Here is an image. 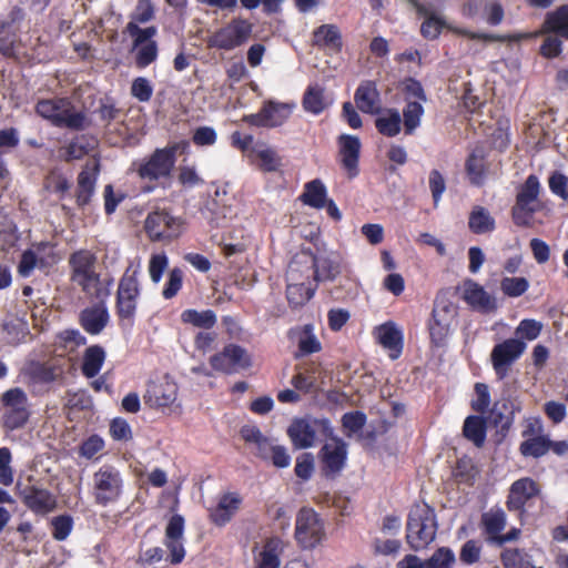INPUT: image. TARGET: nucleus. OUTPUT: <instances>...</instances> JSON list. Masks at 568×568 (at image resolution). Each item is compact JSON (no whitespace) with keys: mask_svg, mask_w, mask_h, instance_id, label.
Here are the masks:
<instances>
[{"mask_svg":"<svg viewBox=\"0 0 568 568\" xmlns=\"http://www.w3.org/2000/svg\"><path fill=\"white\" fill-rule=\"evenodd\" d=\"M37 251L28 248L22 252L19 264H18V274L21 277H29L36 267L43 268L48 265L44 257H38L37 253L45 251V248L51 247L50 242H39L34 244Z\"/></svg>","mask_w":568,"mask_h":568,"instance_id":"58836bf2","label":"nucleus"},{"mask_svg":"<svg viewBox=\"0 0 568 568\" xmlns=\"http://www.w3.org/2000/svg\"><path fill=\"white\" fill-rule=\"evenodd\" d=\"M456 564L455 552L449 547L437 548L429 558L426 559L427 568H454Z\"/></svg>","mask_w":568,"mask_h":568,"instance_id":"13d9d810","label":"nucleus"},{"mask_svg":"<svg viewBox=\"0 0 568 568\" xmlns=\"http://www.w3.org/2000/svg\"><path fill=\"white\" fill-rule=\"evenodd\" d=\"M331 443H326L318 452V459L321 462V470L326 478H334L341 474L347 463V444L345 440L334 434L326 436Z\"/></svg>","mask_w":568,"mask_h":568,"instance_id":"4468645a","label":"nucleus"},{"mask_svg":"<svg viewBox=\"0 0 568 568\" xmlns=\"http://www.w3.org/2000/svg\"><path fill=\"white\" fill-rule=\"evenodd\" d=\"M181 321L184 324H190L202 329H211L217 323L216 314L214 311H197L194 308L184 310L181 313Z\"/></svg>","mask_w":568,"mask_h":568,"instance_id":"8fccbe9b","label":"nucleus"},{"mask_svg":"<svg viewBox=\"0 0 568 568\" xmlns=\"http://www.w3.org/2000/svg\"><path fill=\"white\" fill-rule=\"evenodd\" d=\"M378 343L387 351H389V357L397 359L403 352L404 347V335L403 332L397 328L393 322H386L376 328Z\"/></svg>","mask_w":568,"mask_h":568,"instance_id":"72a5a7b5","label":"nucleus"},{"mask_svg":"<svg viewBox=\"0 0 568 568\" xmlns=\"http://www.w3.org/2000/svg\"><path fill=\"white\" fill-rule=\"evenodd\" d=\"M132 38V49L131 52H134V64L138 69H145L154 61H156L159 55V47L155 40L151 38L145 42H141L139 45H135V37Z\"/></svg>","mask_w":568,"mask_h":568,"instance_id":"a18cd8bd","label":"nucleus"},{"mask_svg":"<svg viewBox=\"0 0 568 568\" xmlns=\"http://www.w3.org/2000/svg\"><path fill=\"white\" fill-rule=\"evenodd\" d=\"M507 526V515L505 510L498 506L491 507L480 516L479 527L489 545H495L496 540Z\"/></svg>","mask_w":568,"mask_h":568,"instance_id":"2f4dec72","label":"nucleus"},{"mask_svg":"<svg viewBox=\"0 0 568 568\" xmlns=\"http://www.w3.org/2000/svg\"><path fill=\"white\" fill-rule=\"evenodd\" d=\"M179 149V143L156 148L151 154L132 162L129 171L144 183L141 186L142 193L149 194L170 184Z\"/></svg>","mask_w":568,"mask_h":568,"instance_id":"f257e3e1","label":"nucleus"},{"mask_svg":"<svg viewBox=\"0 0 568 568\" xmlns=\"http://www.w3.org/2000/svg\"><path fill=\"white\" fill-rule=\"evenodd\" d=\"M452 475L457 484L471 487L479 476V468L471 457L464 455L456 460Z\"/></svg>","mask_w":568,"mask_h":568,"instance_id":"a19ab883","label":"nucleus"},{"mask_svg":"<svg viewBox=\"0 0 568 568\" xmlns=\"http://www.w3.org/2000/svg\"><path fill=\"white\" fill-rule=\"evenodd\" d=\"M544 27L547 31L568 40V4H562L548 12Z\"/></svg>","mask_w":568,"mask_h":568,"instance_id":"09e8293b","label":"nucleus"},{"mask_svg":"<svg viewBox=\"0 0 568 568\" xmlns=\"http://www.w3.org/2000/svg\"><path fill=\"white\" fill-rule=\"evenodd\" d=\"M124 488L121 471L113 465H102L92 476V496L99 506L116 503Z\"/></svg>","mask_w":568,"mask_h":568,"instance_id":"6e6552de","label":"nucleus"},{"mask_svg":"<svg viewBox=\"0 0 568 568\" xmlns=\"http://www.w3.org/2000/svg\"><path fill=\"white\" fill-rule=\"evenodd\" d=\"M185 221L166 209L150 212L144 221V231L152 242L171 243L183 233Z\"/></svg>","mask_w":568,"mask_h":568,"instance_id":"9d476101","label":"nucleus"},{"mask_svg":"<svg viewBox=\"0 0 568 568\" xmlns=\"http://www.w3.org/2000/svg\"><path fill=\"white\" fill-rule=\"evenodd\" d=\"M529 288V282L526 277H503L500 290L507 297H519Z\"/></svg>","mask_w":568,"mask_h":568,"instance_id":"bf43d9fd","label":"nucleus"},{"mask_svg":"<svg viewBox=\"0 0 568 568\" xmlns=\"http://www.w3.org/2000/svg\"><path fill=\"white\" fill-rule=\"evenodd\" d=\"M292 105L282 102L266 101L257 113L243 116V121L257 128H276L291 116Z\"/></svg>","mask_w":568,"mask_h":568,"instance_id":"aec40b11","label":"nucleus"},{"mask_svg":"<svg viewBox=\"0 0 568 568\" xmlns=\"http://www.w3.org/2000/svg\"><path fill=\"white\" fill-rule=\"evenodd\" d=\"M500 561L505 568H536L531 556L519 548L504 549L500 554Z\"/></svg>","mask_w":568,"mask_h":568,"instance_id":"5fc2aeb1","label":"nucleus"},{"mask_svg":"<svg viewBox=\"0 0 568 568\" xmlns=\"http://www.w3.org/2000/svg\"><path fill=\"white\" fill-rule=\"evenodd\" d=\"M257 568H280V558L277 552V542L268 540L257 559Z\"/></svg>","mask_w":568,"mask_h":568,"instance_id":"0e129e2a","label":"nucleus"},{"mask_svg":"<svg viewBox=\"0 0 568 568\" xmlns=\"http://www.w3.org/2000/svg\"><path fill=\"white\" fill-rule=\"evenodd\" d=\"M71 282L78 285L87 296L97 302H105L111 294L113 285L112 277L102 280L97 271L75 277Z\"/></svg>","mask_w":568,"mask_h":568,"instance_id":"c85d7f7f","label":"nucleus"},{"mask_svg":"<svg viewBox=\"0 0 568 568\" xmlns=\"http://www.w3.org/2000/svg\"><path fill=\"white\" fill-rule=\"evenodd\" d=\"M437 520L434 509L427 504L412 507L406 524V542L414 551H419L432 544L437 534Z\"/></svg>","mask_w":568,"mask_h":568,"instance_id":"39448f33","label":"nucleus"},{"mask_svg":"<svg viewBox=\"0 0 568 568\" xmlns=\"http://www.w3.org/2000/svg\"><path fill=\"white\" fill-rule=\"evenodd\" d=\"M243 498L236 491L220 496L217 505L209 509V518L215 526L223 527L232 520L242 505Z\"/></svg>","mask_w":568,"mask_h":568,"instance_id":"c756f323","label":"nucleus"},{"mask_svg":"<svg viewBox=\"0 0 568 568\" xmlns=\"http://www.w3.org/2000/svg\"><path fill=\"white\" fill-rule=\"evenodd\" d=\"M253 24L243 18L232 19L225 27L216 30L209 39L210 48L230 51L243 45L251 37Z\"/></svg>","mask_w":568,"mask_h":568,"instance_id":"f8f14e48","label":"nucleus"},{"mask_svg":"<svg viewBox=\"0 0 568 568\" xmlns=\"http://www.w3.org/2000/svg\"><path fill=\"white\" fill-rule=\"evenodd\" d=\"M184 518L175 514L166 525L163 544L169 550L168 560L172 565H179L185 557V548L183 545Z\"/></svg>","mask_w":568,"mask_h":568,"instance_id":"393cba45","label":"nucleus"},{"mask_svg":"<svg viewBox=\"0 0 568 568\" xmlns=\"http://www.w3.org/2000/svg\"><path fill=\"white\" fill-rule=\"evenodd\" d=\"M519 452L524 457L540 458L549 452V438L535 436L526 439L520 444Z\"/></svg>","mask_w":568,"mask_h":568,"instance_id":"4d7b16f0","label":"nucleus"},{"mask_svg":"<svg viewBox=\"0 0 568 568\" xmlns=\"http://www.w3.org/2000/svg\"><path fill=\"white\" fill-rule=\"evenodd\" d=\"M106 358V353L101 345H91L85 348L82 357L81 373L85 378H94L99 375Z\"/></svg>","mask_w":568,"mask_h":568,"instance_id":"ea45409f","label":"nucleus"},{"mask_svg":"<svg viewBox=\"0 0 568 568\" xmlns=\"http://www.w3.org/2000/svg\"><path fill=\"white\" fill-rule=\"evenodd\" d=\"M294 535L302 548L316 547L324 537V525L318 514L312 508H301L296 515Z\"/></svg>","mask_w":568,"mask_h":568,"instance_id":"ddd939ff","label":"nucleus"},{"mask_svg":"<svg viewBox=\"0 0 568 568\" xmlns=\"http://www.w3.org/2000/svg\"><path fill=\"white\" fill-rule=\"evenodd\" d=\"M19 497L22 504L38 516H45L58 506L57 496L39 484H28L19 487Z\"/></svg>","mask_w":568,"mask_h":568,"instance_id":"f3484780","label":"nucleus"},{"mask_svg":"<svg viewBox=\"0 0 568 568\" xmlns=\"http://www.w3.org/2000/svg\"><path fill=\"white\" fill-rule=\"evenodd\" d=\"M322 375V365L320 362L310 359L295 366V373L292 376L291 384L303 394H310L318 388V379Z\"/></svg>","mask_w":568,"mask_h":568,"instance_id":"bb28decb","label":"nucleus"},{"mask_svg":"<svg viewBox=\"0 0 568 568\" xmlns=\"http://www.w3.org/2000/svg\"><path fill=\"white\" fill-rule=\"evenodd\" d=\"M383 115L375 119L377 132L387 138H394L400 133L402 116L397 109L389 108L383 110Z\"/></svg>","mask_w":568,"mask_h":568,"instance_id":"c03bdc74","label":"nucleus"},{"mask_svg":"<svg viewBox=\"0 0 568 568\" xmlns=\"http://www.w3.org/2000/svg\"><path fill=\"white\" fill-rule=\"evenodd\" d=\"M302 105L308 113L321 114L328 106L325 90L317 84L310 85L303 95Z\"/></svg>","mask_w":568,"mask_h":568,"instance_id":"3c124183","label":"nucleus"},{"mask_svg":"<svg viewBox=\"0 0 568 568\" xmlns=\"http://www.w3.org/2000/svg\"><path fill=\"white\" fill-rule=\"evenodd\" d=\"M139 274V266L129 265L119 280L114 308L120 327L131 328L134 325L138 301L141 294Z\"/></svg>","mask_w":568,"mask_h":568,"instance_id":"20e7f679","label":"nucleus"},{"mask_svg":"<svg viewBox=\"0 0 568 568\" xmlns=\"http://www.w3.org/2000/svg\"><path fill=\"white\" fill-rule=\"evenodd\" d=\"M356 108L363 113L376 115L383 112L381 92L373 80L362 81L354 93Z\"/></svg>","mask_w":568,"mask_h":568,"instance_id":"cd10ccee","label":"nucleus"},{"mask_svg":"<svg viewBox=\"0 0 568 568\" xmlns=\"http://www.w3.org/2000/svg\"><path fill=\"white\" fill-rule=\"evenodd\" d=\"M458 307L448 298L436 297L430 317L427 321L429 342L434 347H444L456 322Z\"/></svg>","mask_w":568,"mask_h":568,"instance_id":"0eeeda50","label":"nucleus"},{"mask_svg":"<svg viewBox=\"0 0 568 568\" xmlns=\"http://www.w3.org/2000/svg\"><path fill=\"white\" fill-rule=\"evenodd\" d=\"M27 375L34 384H51L63 375V368L51 362H31Z\"/></svg>","mask_w":568,"mask_h":568,"instance_id":"4c0bfd02","label":"nucleus"},{"mask_svg":"<svg viewBox=\"0 0 568 568\" xmlns=\"http://www.w3.org/2000/svg\"><path fill=\"white\" fill-rule=\"evenodd\" d=\"M542 329V324L536 320L525 318L518 324L515 334L518 339L534 341L536 339Z\"/></svg>","mask_w":568,"mask_h":568,"instance_id":"338daca9","label":"nucleus"},{"mask_svg":"<svg viewBox=\"0 0 568 568\" xmlns=\"http://www.w3.org/2000/svg\"><path fill=\"white\" fill-rule=\"evenodd\" d=\"M178 390L176 383L165 376L162 379L150 381L143 398L150 407L165 408L176 400Z\"/></svg>","mask_w":568,"mask_h":568,"instance_id":"b1692460","label":"nucleus"},{"mask_svg":"<svg viewBox=\"0 0 568 568\" xmlns=\"http://www.w3.org/2000/svg\"><path fill=\"white\" fill-rule=\"evenodd\" d=\"M110 320L105 302L83 308L79 314V324L90 335H99L106 327Z\"/></svg>","mask_w":568,"mask_h":568,"instance_id":"7c9ffc66","label":"nucleus"},{"mask_svg":"<svg viewBox=\"0 0 568 568\" xmlns=\"http://www.w3.org/2000/svg\"><path fill=\"white\" fill-rule=\"evenodd\" d=\"M97 255L89 250H79L69 257L70 280L95 272Z\"/></svg>","mask_w":568,"mask_h":568,"instance_id":"79ce46f5","label":"nucleus"},{"mask_svg":"<svg viewBox=\"0 0 568 568\" xmlns=\"http://www.w3.org/2000/svg\"><path fill=\"white\" fill-rule=\"evenodd\" d=\"M416 10L418 16L425 18L420 26V34L428 40L437 39L443 29L446 27V21L436 16L427 6L420 3L418 0H407Z\"/></svg>","mask_w":568,"mask_h":568,"instance_id":"f704fd0d","label":"nucleus"},{"mask_svg":"<svg viewBox=\"0 0 568 568\" xmlns=\"http://www.w3.org/2000/svg\"><path fill=\"white\" fill-rule=\"evenodd\" d=\"M100 121L105 125H110L112 121H115L122 113V110L115 105L112 98L105 97L100 100V104L95 110Z\"/></svg>","mask_w":568,"mask_h":568,"instance_id":"680f3d73","label":"nucleus"},{"mask_svg":"<svg viewBox=\"0 0 568 568\" xmlns=\"http://www.w3.org/2000/svg\"><path fill=\"white\" fill-rule=\"evenodd\" d=\"M327 199V190L322 180L315 179L304 185V191L300 195L303 204L314 209H323Z\"/></svg>","mask_w":568,"mask_h":568,"instance_id":"49530a36","label":"nucleus"},{"mask_svg":"<svg viewBox=\"0 0 568 568\" xmlns=\"http://www.w3.org/2000/svg\"><path fill=\"white\" fill-rule=\"evenodd\" d=\"M526 343L518 338H508L496 344L490 353L494 372L499 381L505 379L513 364L524 354Z\"/></svg>","mask_w":568,"mask_h":568,"instance_id":"2eb2a0df","label":"nucleus"},{"mask_svg":"<svg viewBox=\"0 0 568 568\" xmlns=\"http://www.w3.org/2000/svg\"><path fill=\"white\" fill-rule=\"evenodd\" d=\"M305 273V278H312L316 284L323 281H333L339 273V264L328 257L314 254L294 257L286 271L288 281H300Z\"/></svg>","mask_w":568,"mask_h":568,"instance_id":"423d86ee","label":"nucleus"},{"mask_svg":"<svg viewBox=\"0 0 568 568\" xmlns=\"http://www.w3.org/2000/svg\"><path fill=\"white\" fill-rule=\"evenodd\" d=\"M34 111L55 128L83 131L91 125L87 113L77 110L68 98L41 99L36 103Z\"/></svg>","mask_w":568,"mask_h":568,"instance_id":"f03ea898","label":"nucleus"},{"mask_svg":"<svg viewBox=\"0 0 568 568\" xmlns=\"http://www.w3.org/2000/svg\"><path fill=\"white\" fill-rule=\"evenodd\" d=\"M462 298L470 310L480 314H491L498 310L496 296L473 278L463 281Z\"/></svg>","mask_w":568,"mask_h":568,"instance_id":"6ab92c4d","label":"nucleus"},{"mask_svg":"<svg viewBox=\"0 0 568 568\" xmlns=\"http://www.w3.org/2000/svg\"><path fill=\"white\" fill-rule=\"evenodd\" d=\"M424 115V106L419 101H407L403 109L404 132L407 135H412L415 130L420 125L422 118Z\"/></svg>","mask_w":568,"mask_h":568,"instance_id":"864d4df0","label":"nucleus"},{"mask_svg":"<svg viewBox=\"0 0 568 568\" xmlns=\"http://www.w3.org/2000/svg\"><path fill=\"white\" fill-rule=\"evenodd\" d=\"M342 426L347 432V435L358 433L366 425L367 416L362 410H354L345 413L342 416Z\"/></svg>","mask_w":568,"mask_h":568,"instance_id":"69168bd1","label":"nucleus"},{"mask_svg":"<svg viewBox=\"0 0 568 568\" xmlns=\"http://www.w3.org/2000/svg\"><path fill=\"white\" fill-rule=\"evenodd\" d=\"M338 162L348 179L359 174L362 143L358 136L343 133L337 138Z\"/></svg>","mask_w":568,"mask_h":568,"instance_id":"412c9836","label":"nucleus"},{"mask_svg":"<svg viewBox=\"0 0 568 568\" xmlns=\"http://www.w3.org/2000/svg\"><path fill=\"white\" fill-rule=\"evenodd\" d=\"M184 272L180 267H173L168 274L162 296L164 300H171L178 295L183 285Z\"/></svg>","mask_w":568,"mask_h":568,"instance_id":"052dcab7","label":"nucleus"},{"mask_svg":"<svg viewBox=\"0 0 568 568\" xmlns=\"http://www.w3.org/2000/svg\"><path fill=\"white\" fill-rule=\"evenodd\" d=\"M300 281H287L286 298L291 308L296 310L306 305L314 296L317 284L312 280L305 278V273Z\"/></svg>","mask_w":568,"mask_h":568,"instance_id":"473e14b6","label":"nucleus"},{"mask_svg":"<svg viewBox=\"0 0 568 568\" xmlns=\"http://www.w3.org/2000/svg\"><path fill=\"white\" fill-rule=\"evenodd\" d=\"M483 545L477 539H468L459 550V560L467 566L477 564L480 559Z\"/></svg>","mask_w":568,"mask_h":568,"instance_id":"e2e57ef3","label":"nucleus"},{"mask_svg":"<svg viewBox=\"0 0 568 568\" xmlns=\"http://www.w3.org/2000/svg\"><path fill=\"white\" fill-rule=\"evenodd\" d=\"M541 192L542 186L536 174H529L517 187L515 204L510 210L511 220L516 226H534L535 214L544 209V203L539 197Z\"/></svg>","mask_w":568,"mask_h":568,"instance_id":"7ed1b4c3","label":"nucleus"},{"mask_svg":"<svg viewBox=\"0 0 568 568\" xmlns=\"http://www.w3.org/2000/svg\"><path fill=\"white\" fill-rule=\"evenodd\" d=\"M539 484L530 477L515 480L508 491L506 507L509 511L525 513V507L540 495Z\"/></svg>","mask_w":568,"mask_h":568,"instance_id":"4be33fe9","label":"nucleus"},{"mask_svg":"<svg viewBox=\"0 0 568 568\" xmlns=\"http://www.w3.org/2000/svg\"><path fill=\"white\" fill-rule=\"evenodd\" d=\"M100 173L99 160L89 161L77 178L75 202L79 207L87 206L94 194Z\"/></svg>","mask_w":568,"mask_h":568,"instance_id":"a878e982","label":"nucleus"},{"mask_svg":"<svg viewBox=\"0 0 568 568\" xmlns=\"http://www.w3.org/2000/svg\"><path fill=\"white\" fill-rule=\"evenodd\" d=\"M332 430L333 427L328 418L306 415L294 418L286 433L295 449H306L315 445L316 433L326 438V436H332Z\"/></svg>","mask_w":568,"mask_h":568,"instance_id":"1a4fd4ad","label":"nucleus"},{"mask_svg":"<svg viewBox=\"0 0 568 568\" xmlns=\"http://www.w3.org/2000/svg\"><path fill=\"white\" fill-rule=\"evenodd\" d=\"M468 227L474 234H485L496 229V222L487 209L476 205L469 213Z\"/></svg>","mask_w":568,"mask_h":568,"instance_id":"de8ad7c7","label":"nucleus"},{"mask_svg":"<svg viewBox=\"0 0 568 568\" xmlns=\"http://www.w3.org/2000/svg\"><path fill=\"white\" fill-rule=\"evenodd\" d=\"M210 365L217 372L233 374L239 369L251 367L252 359L244 347L231 343L210 357Z\"/></svg>","mask_w":568,"mask_h":568,"instance_id":"a211bd4d","label":"nucleus"},{"mask_svg":"<svg viewBox=\"0 0 568 568\" xmlns=\"http://www.w3.org/2000/svg\"><path fill=\"white\" fill-rule=\"evenodd\" d=\"M4 407L2 417L7 430L23 428L30 419V404L26 392L20 387L6 390L1 397Z\"/></svg>","mask_w":568,"mask_h":568,"instance_id":"9b49d317","label":"nucleus"},{"mask_svg":"<svg viewBox=\"0 0 568 568\" xmlns=\"http://www.w3.org/2000/svg\"><path fill=\"white\" fill-rule=\"evenodd\" d=\"M292 335L297 336V352L294 355L295 358L322 351V344L314 334L313 324H305L303 326L292 328L290 331V336Z\"/></svg>","mask_w":568,"mask_h":568,"instance_id":"c9c22d12","label":"nucleus"},{"mask_svg":"<svg viewBox=\"0 0 568 568\" xmlns=\"http://www.w3.org/2000/svg\"><path fill=\"white\" fill-rule=\"evenodd\" d=\"M463 436L476 447H483L487 436L485 417L479 415L467 416L463 425Z\"/></svg>","mask_w":568,"mask_h":568,"instance_id":"37998d69","label":"nucleus"},{"mask_svg":"<svg viewBox=\"0 0 568 568\" xmlns=\"http://www.w3.org/2000/svg\"><path fill=\"white\" fill-rule=\"evenodd\" d=\"M465 170L473 185L481 186L486 176V166L483 155L471 152L465 163Z\"/></svg>","mask_w":568,"mask_h":568,"instance_id":"6e6d98bb","label":"nucleus"},{"mask_svg":"<svg viewBox=\"0 0 568 568\" xmlns=\"http://www.w3.org/2000/svg\"><path fill=\"white\" fill-rule=\"evenodd\" d=\"M93 150V144L87 135L73 138L64 148L62 159L65 162L81 160Z\"/></svg>","mask_w":568,"mask_h":568,"instance_id":"603ef678","label":"nucleus"},{"mask_svg":"<svg viewBox=\"0 0 568 568\" xmlns=\"http://www.w3.org/2000/svg\"><path fill=\"white\" fill-rule=\"evenodd\" d=\"M548 185L552 194L568 202V176L559 171H555L548 178Z\"/></svg>","mask_w":568,"mask_h":568,"instance_id":"774afa93","label":"nucleus"},{"mask_svg":"<svg viewBox=\"0 0 568 568\" xmlns=\"http://www.w3.org/2000/svg\"><path fill=\"white\" fill-rule=\"evenodd\" d=\"M312 44L317 48H327L341 52L343 39L341 31L335 24H321L312 33Z\"/></svg>","mask_w":568,"mask_h":568,"instance_id":"e433bc0d","label":"nucleus"},{"mask_svg":"<svg viewBox=\"0 0 568 568\" xmlns=\"http://www.w3.org/2000/svg\"><path fill=\"white\" fill-rule=\"evenodd\" d=\"M155 11L151 0H139L134 11L130 16V21L125 26L124 32L130 37H135V45L154 38L158 33L155 26L140 28V24L154 19Z\"/></svg>","mask_w":568,"mask_h":568,"instance_id":"dca6fc26","label":"nucleus"},{"mask_svg":"<svg viewBox=\"0 0 568 568\" xmlns=\"http://www.w3.org/2000/svg\"><path fill=\"white\" fill-rule=\"evenodd\" d=\"M24 17V10L19 6L12 7L6 16L0 17V53L2 55H13L19 26Z\"/></svg>","mask_w":568,"mask_h":568,"instance_id":"5701e85b","label":"nucleus"}]
</instances>
